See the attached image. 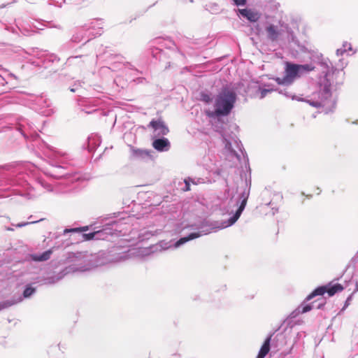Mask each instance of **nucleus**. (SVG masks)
Listing matches in <instances>:
<instances>
[{
  "label": "nucleus",
  "mask_w": 358,
  "mask_h": 358,
  "mask_svg": "<svg viewBox=\"0 0 358 358\" xmlns=\"http://www.w3.org/2000/svg\"><path fill=\"white\" fill-rule=\"evenodd\" d=\"M237 99L236 92L229 87H222L214 99V110L206 111L209 117L227 116L234 107Z\"/></svg>",
  "instance_id": "f257e3e1"
},
{
  "label": "nucleus",
  "mask_w": 358,
  "mask_h": 358,
  "mask_svg": "<svg viewBox=\"0 0 358 358\" xmlns=\"http://www.w3.org/2000/svg\"><path fill=\"white\" fill-rule=\"evenodd\" d=\"M285 66V77L282 80L276 79L278 84L290 83L296 77L300 76L304 73L312 71L315 69L312 64H295L290 62H286Z\"/></svg>",
  "instance_id": "f03ea898"
},
{
  "label": "nucleus",
  "mask_w": 358,
  "mask_h": 358,
  "mask_svg": "<svg viewBox=\"0 0 358 358\" xmlns=\"http://www.w3.org/2000/svg\"><path fill=\"white\" fill-rule=\"evenodd\" d=\"M149 127H151L155 131L157 132V136H165L168 134L169 132V128L165 125L164 122L161 120H152L150 124Z\"/></svg>",
  "instance_id": "7ed1b4c3"
},
{
  "label": "nucleus",
  "mask_w": 358,
  "mask_h": 358,
  "mask_svg": "<svg viewBox=\"0 0 358 358\" xmlns=\"http://www.w3.org/2000/svg\"><path fill=\"white\" fill-rule=\"evenodd\" d=\"M248 193L243 192V193L241 194V204H240L238 210H236V213L234 214V215L233 217H231L229 220V225L233 224L239 218V217L241 216L243 210H244V208H245V207L246 206V203H247V201H248Z\"/></svg>",
  "instance_id": "20e7f679"
},
{
  "label": "nucleus",
  "mask_w": 358,
  "mask_h": 358,
  "mask_svg": "<svg viewBox=\"0 0 358 358\" xmlns=\"http://www.w3.org/2000/svg\"><path fill=\"white\" fill-rule=\"evenodd\" d=\"M248 193L243 192V193L241 194V204H240L238 210H236V213L234 214V215L233 217H231L229 220V225L233 224L239 218V217L241 216L243 210H244V208H245V207L246 206V203H247V201H248Z\"/></svg>",
  "instance_id": "39448f33"
},
{
  "label": "nucleus",
  "mask_w": 358,
  "mask_h": 358,
  "mask_svg": "<svg viewBox=\"0 0 358 358\" xmlns=\"http://www.w3.org/2000/svg\"><path fill=\"white\" fill-rule=\"evenodd\" d=\"M152 147L159 152L168 151L171 147L169 141L166 138H157L153 141Z\"/></svg>",
  "instance_id": "423d86ee"
},
{
  "label": "nucleus",
  "mask_w": 358,
  "mask_h": 358,
  "mask_svg": "<svg viewBox=\"0 0 358 358\" xmlns=\"http://www.w3.org/2000/svg\"><path fill=\"white\" fill-rule=\"evenodd\" d=\"M239 13L249 21L255 22L259 20L260 15L258 13L249 9H240Z\"/></svg>",
  "instance_id": "0eeeda50"
},
{
  "label": "nucleus",
  "mask_w": 358,
  "mask_h": 358,
  "mask_svg": "<svg viewBox=\"0 0 358 358\" xmlns=\"http://www.w3.org/2000/svg\"><path fill=\"white\" fill-rule=\"evenodd\" d=\"M268 38L272 41H277L280 33L277 27L273 24H270L266 29Z\"/></svg>",
  "instance_id": "6e6552de"
},
{
  "label": "nucleus",
  "mask_w": 358,
  "mask_h": 358,
  "mask_svg": "<svg viewBox=\"0 0 358 358\" xmlns=\"http://www.w3.org/2000/svg\"><path fill=\"white\" fill-rule=\"evenodd\" d=\"M272 335H270L264 342L260 350L257 355V358H264L270 350V343Z\"/></svg>",
  "instance_id": "1a4fd4ad"
},
{
  "label": "nucleus",
  "mask_w": 358,
  "mask_h": 358,
  "mask_svg": "<svg viewBox=\"0 0 358 358\" xmlns=\"http://www.w3.org/2000/svg\"><path fill=\"white\" fill-rule=\"evenodd\" d=\"M326 286H327V293L328 294V295L329 296H332L335 294L342 292L344 289L343 286L339 283H336L333 285H331V284H329Z\"/></svg>",
  "instance_id": "9d476101"
},
{
  "label": "nucleus",
  "mask_w": 358,
  "mask_h": 358,
  "mask_svg": "<svg viewBox=\"0 0 358 358\" xmlns=\"http://www.w3.org/2000/svg\"><path fill=\"white\" fill-rule=\"evenodd\" d=\"M327 293V286H320L314 289L309 295H308L305 299L306 301L311 300L313 298L317 296H322Z\"/></svg>",
  "instance_id": "9b49d317"
},
{
  "label": "nucleus",
  "mask_w": 358,
  "mask_h": 358,
  "mask_svg": "<svg viewBox=\"0 0 358 358\" xmlns=\"http://www.w3.org/2000/svg\"><path fill=\"white\" fill-rule=\"evenodd\" d=\"M313 308L312 304H304L302 303L297 309H296L292 314L293 317H296L299 315V314H303L306 313L310 310H311Z\"/></svg>",
  "instance_id": "f8f14e48"
},
{
  "label": "nucleus",
  "mask_w": 358,
  "mask_h": 358,
  "mask_svg": "<svg viewBox=\"0 0 358 358\" xmlns=\"http://www.w3.org/2000/svg\"><path fill=\"white\" fill-rule=\"evenodd\" d=\"M201 236L200 233H192L190 234L189 236H186V237H183V238H180L176 243V246L178 247V246H180V245L190 241V240H192L194 238H199V236Z\"/></svg>",
  "instance_id": "ddd939ff"
},
{
  "label": "nucleus",
  "mask_w": 358,
  "mask_h": 358,
  "mask_svg": "<svg viewBox=\"0 0 358 358\" xmlns=\"http://www.w3.org/2000/svg\"><path fill=\"white\" fill-rule=\"evenodd\" d=\"M52 253V250H48L40 255H34L32 258L34 260L37 262L46 261L50 259Z\"/></svg>",
  "instance_id": "4468645a"
},
{
  "label": "nucleus",
  "mask_w": 358,
  "mask_h": 358,
  "mask_svg": "<svg viewBox=\"0 0 358 358\" xmlns=\"http://www.w3.org/2000/svg\"><path fill=\"white\" fill-rule=\"evenodd\" d=\"M200 97H199V100L206 103H210L213 99L210 96V94H207L204 92H201L199 94Z\"/></svg>",
  "instance_id": "2eb2a0df"
},
{
  "label": "nucleus",
  "mask_w": 358,
  "mask_h": 358,
  "mask_svg": "<svg viewBox=\"0 0 358 358\" xmlns=\"http://www.w3.org/2000/svg\"><path fill=\"white\" fill-rule=\"evenodd\" d=\"M89 229L88 226L81 227H77V228H72L70 229H66L65 231L68 232H83L86 231Z\"/></svg>",
  "instance_id": "dca6fc26"
},
{
  "label": "nucleus",
  "mask_w": 358,
  "mask_h": 358,
  "mask_svg": "<svg viewBox=\"0 0 358 358\" xmlns=\"http://www.w3.org/2000/svg\"><path fill=\"white\" fill-rule=\"evenodd\" d=\"M99 231H94L89 234H83L82 235L83 241H90L94 238L96 234H98Z\"/></svg>",
  "instance_id": "f3484780"
},
{
  "label": "nucleus",
  "mask_w": 358,
  "mask_h": 358,
  "mask_svg": "<svg viewBox=\"0 0 358 358\" xmlns=\"http://www.w3.org/2000/svg\"><path fill=\"white\" fill-rule=\"evenodd\" d=\"M35 292V289L31 287H27L23 292V296L24 297L30 296Z\"/></svg>",
  "instance_id": "a211bd4d"
},
{
  "label": "nucleus",
  "mask_w": 358,
  "mask_h": 358,
  "mask_svg": "<svg viewBox=\"0 0 358 358\" xmlns=\"http://www.w3.org/2000/svg\"><path fill=\"white\" fill-rule=\"evenodd\" d=\"M184 182H185V187L182 189V190L184 192L189 191L190 190V184L189 182V180L187 179H185Z\"/></svg>",
  "instance_id": "6ab92c4d"
},
{
  "label": "nucleus",
  "mask_w": 358,
  "mask_h": 358,
  "mask_svg": "<svg viewBox=\"0 0 358 358\" xmlns=\"http://www.w3.org/2000/svg\"><path fill=\"white\" fill-rule=\"evenodd\" d=\"M236 6H244L246 3V0H233Z\"/></svg>",
  "instance_id": "aec40b11"
},
{
  "label": "nucleus",
  "mask_w": 358,
  "mask_h": 358,
  "mask_svg": "<svg viewBox=\"0 0 358 358\" xmlns=\"http://www.w3.org/2000/svg\"><path fill=\"white\" fill-rule=\"evenodd\" d=\"M324 304H325V302H324V303H322V304H320V305L318 306L317 308H322L324 306Z\"/></svg>",
  "instance_id": "412c9836"
},
{
  "label": "nucleus",
  "mask_w": 358,
  "mask_h": 358,
  "mask_svg": "<svg viewBox=\"0 0 358 358\" xmlns=\"http://www.w3.org/2000/svg\"><path fill=\"white\" fill-rule=\"evenodd\" d=\"M26 224H17V227H22L24 226Z\"/></svg>",
  "instance_id": "4be33fe9"
}]
</instances>
